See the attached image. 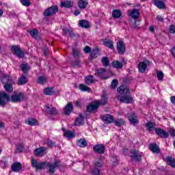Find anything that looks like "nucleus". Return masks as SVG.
I'll return each instance as SVG.
<instances>
[{"label": "nucleus", "mask_w": 175, "mask_h": 175, "mask_svg": "<svg viewBox=\"0 0 175 175\" xmlns=\"http://www.w3.org/2000/svg\"><path fill=\"white\" fill-rule=\"evenodd\" d=\"M11 100L12 103H20L24 100V94L21 92H14L10 96L5 92H0V106L4 107L6 103Z\"/></svg>", "instance_id": "obj_1"}, {"label": "nucleus", "mask_w": 175, "mask_h": 175, "mask_svg": "<svg viewBox=\"0 0 175 175\" xmlns=\"http://www.w3.org/2000/svg\"><path fill=\"white\" fill-rule=\"evenodd\" d=\"M130 16H131L133 20H131V24L133 25L134 28H137L139 25V21H137V18H139V16H140V12L139 10L133 9L130 12Z\"/></svg>", "instance_id": "obj_2"}, {"label": "nucleus", "mask_w": 175, "mask_h": 175, "mask_svg": "<svg viewBox=\"0 0 175 175\" xmlns=\"http://www.w3.org/2000/svg\"><path fill=\"white\" fill-rule=\"evenodd\" d=\"M95 76H98L100 79H109V72L106 68H99L95 70Z\"/></svg>", "instance_id": "obj_3"}, {"label": "nucleus", "mask_w": 175, "mask_h": 175, "mask_svg": "<svg viewBox=\"0 0 175 175\" xmlns=\"http://www.w3.org/2000/svg\"><path fill=\"white\" fill-rule=\"evenodd\" d=\"M57 12L58 8L57 6H52L45 10L43 14L45 17H50V16H53Z\"/></svg>", "instance_id": "obj_4"}, {"label": "nucleus", "mask_w": 175, "mask_h": 175, "mask_svg": "<svg viewBox=\"0 0 175 175\" xmlns=\"http://www.w3.org/2000/svg\"><path fill=\"white\" fill-rule=\"evenodd\" d=\"M31 165L33 167H35V169H37L38 170H42V169H46V167H47V163L46 162L38 163L35 159L31 160Z\"/></svg>", "instance_id": "obj_5"}, {"label": "nucleus", "mask_w": 175, "mask_h": 175, "mask_svg": "<svg viewBox=\"0 0 175 175\" xmlns=\"http://www.w3.org/2000/svg\"><path fill=\"white\" fill-rule=\"evenodd\" d=\"M61 166V161H55L53 163H46V167H49V173H54L55 172V169H57V167H59Z\"/></svg>", "instance_id": "obj_6"}, {"label": "nucleus", "mask_w": 175, "mask_h": 175, "mask_svg": "<svg viewBox=\"0 0 175 175\" xmlns=\"http://www.w3.org/2000/svg\"><path fill=\"white\" fill-rule=\"evenodd\" d=\"M151 62L148 60H146L145 62H141L138 64V69L140 73H145L146 70H147V66L150 65Z\"/></svg>", "instance_id": "obj_7"}, {"label": "nucleus", "mask_w": 175, "mask_h": 175, "mask_svg": "<svg viewBox=\"0 0 175 175\" xmlns=\"http://www.w3.org/2000/svg\"><path fill=\"white\" fill-rule=\"evenodd\" d=\"M12 50L13 51V53L16 55V57H18V58H24V52L21 51V49L17 46H12Z\"/></svg>", "instance_id": "obj_8"}, {"label": "nucleus", "mask_w": 175, "mask_h": 175, "mask_svg": "<svg viewBox=\"0 0 175 175\" xmlns=\"http://www.w3.org/2000/svg\"><path fill=\"white\" fill-rule=\"evenodd\" d=\"M98 109H99V105L96 101L92 103L87 107V110L90 113H96V111H98Z\"/></svg>", "instance_id": "obj_9"}, {"label": "nucleus", "mask_w": 175, "mask_h": 175, "mask_svg": "<svg viewBox=\"0 0 175 175\" xmlns=\"http://www.w3.org/2000/svg\"><path fill=\"white\" fill-rule=\"evenodd\" d=\"M72 55L74 58L77 59L76 62L74 64V66H79L81 62L79 58H80V51L78 49H76L75 48L72 49Z\"/></svg>", "instance_id": "obj_10"}, {"label": "nucleus", "mask_w": 175, "mask_h": 175, "mask_svg": "<svg viewBox=\"0 0 175 175\" xmlns=\"http://www.w3.org/2000/svg\"><path fill=\"white\" fill-rule=\"evenodd\" d=\"M117 98L122 103H132V101L133 100V98L131 96H118Z\"/></svg>", "instance_id": "obj_11"}, {"label": "nucleus", "mask_w": 175, "mask_h": 175, "mask_svg": "<svg viewBox=\"0 0 175 175\" xmlns=\"http://www.w3.org/2000/svg\"><path fill=\"white\" fill-rule=\"evenodd\" d=\"M1 81L3 83V84H8L9 83H14V81L12 78V77L6 75V74H3L1 77Z\"/></svg>", "instance_id": "obj_12"}, {"label": "nucleus", "mask_w": 175, "mask_h": 175, "mask_svg": "<svg viewBox=\"0 0 175 175\" xmlns=\"http://www.w3.org/2000/svg\"><path fill=\"white\" fill-rule=\"evenodd\" d=\"M118 92L120 95H128L129 94V88L126 85H122L118 88Z\"/></svg>", "instance_id": "obj_13"}, {"label": "nucleus", "mask_w": 175, "mask_h": 175, "mask_svg": "<svg viewBox=\"0 0 175 175\" xmlns=\"http://www.w3.org/2000/svg\"><path fill=\"white\" fill-rule=\"evenodd\" d=\"M72 111H73V103L72 102L68 103L64 108V114H66V116H69V114H70Z\"/></svg>", "instance_id": "obj_14"}, {"label": "nucleus", "mask_w": 175, "mask_h": 175, "mask_svg": "<svg viewBox=\"0 0 175 175\" xmlns=\"http://www.w3.org/2000/svg\"><path fill=\"white\" fill-rule=\"evenodd\" d=\"M93 150L95 152H98V154H104L105 153V146L103 144H97L93 146Z\"/></svg>", "instance_id": "obj_15"}, {"label": "nucleus", "mask_w": 175, "mask_h": 175, "mask_svg": "<svg viewBox=\"0 0 175 175\" xmlns=\"http://www.w3.org/2000/svg\"><path fill=\"white\" fill-rule=\"evenodd\" d=\"M117 49L119 53V54H124L125 53V44H124V42L119 41L117 43Z\"/></svg>", "instance_id": "obj_16"}, {"label": "nucleus", "mask_w": 175, "mask_h": 175, "mask_svg": "<svg viewBox=\"0 0 175 175\" xmlns=\"http://www.w3.org/2000/svg\"><path fill=\"white\" fill-rule=\"evenodd\" d=\"M45 111L47 114L55 115L57 114V109L50 105L45 106Z\"/></svg>", "instance_id": "obj_17"}, {"label": "nucleus", "mask_w": 175, "mask_h": 175, "mask_svg": "<svg viewBox=\"0 0 175 175\" xmlns=\"http://www.w3.org/2000/svg\"><path fill=\"white\" fill-rule=\"evenodd\" d=\"M155 132L158 136H160V137H169V133L162 130V129H155Z\"/></svg>", "instance_id": "obj_18"}, {"label": "nucleus", "mask_w": 175, "mask_h": 175, "mask_svg": "<svg viewBox=\"0 0 175 175\" xmlns=\"http://www.w3.org/2000/svg\"><path fill=\"white\" fill-rule=\"evenodd\" d=\"M102 120L103 121L107 122V124H111V122H113L114 121V117H113V116L111 115L106 114L103 116Z\"/></svg>", "instance_id": "obj_19"}, {"label": "nucleus", "mask_w": 175, "mask_h": 175, "mask_svg": "<svg viewBox=\"0 0 175 175\" xmlns=\"http://www.w3.org/2000/svg\"><path fill=\"white\" fill-rule=\"evenodd\" d=\"M131 157L134 158L135 161H140L142 159V154L139 152V151L133 149L131 150Z\"/></svg>", "instance_id": "obj_20"}, {"label": "nucleus", "mask_w": 175, "mask_h": 175, "mask_svg": "<svg viewBox=\"0 0 175 175\" xmlns=\"http://www.w3.org/2000/svg\"><path fill=\"white\" fill-rule=\"evenodd\" d=\"M94 167L97 169H100L103 166V158L102 157H98V159L94 162Z\"/></svg>", "instance_id": "obj_21"}, {"label": "nucleus", "mask_w": 175, "mask_h": 175, "mask_svg": "<svg viewBox=\"0 0 175 175\" xmlns=\"http://www.w3.org/2000/svg\"><path fill=\"white\" fill-rule=\"evenodd\" d=\"M11 169L12 172H18L23 169V165L20 163H14L12 164Z\"/></svg>", "instance_id": "obj_22"}, {"label": "nucleus", "mask_w": 175, "mask_h": 175, "mask_svg": "<svg viewBox=\"0 0 175 175\" xmlns=\"http://www.w3.org/2000/svg\"><path fill=\"white\" fill-rule=\"evenodd\" d=\"M152 2L159 9H165V3L160 0H152Z\"/></svg>", "instance_id": "obj_23"}, {"label": "nucleus", "mask_w": 175, "mask_h": 175, "mask_svg": "<svg viewBox=\"0 0 175 175\" xmlns=\"http://www.w3.org/2000/svg\"><path fill=\"white\" fill-rule=\"evenodd\" d=\"M75 125H76V126H81V125H84V118H83V116L79 115L75 122Z\"/></svg>", "instance_id": "obj_24"}, {"label": "nucleus", "mask_w": 175, "mask_h": 175, "mask_svg": "<svg viewBox=\"0 0 175 175\" xmlns=\"http://www.w3.org/2000/svg\"><path fill=\"white\" fill-rule=\"evenodd\" d=\"M129 120L131 124H133V125H135V124L139 122V120H137V116H136L135 113H131L129 117Z\"/></svg>", "instance_id": "obj_25"}, {"label": "nucleus", "mask_w": 175, "mask_h": 175, "mask_svg": "<svg viewBox=\"0 0 175 175\" xmlns=\"http://www.w3.org/2000/svg\"><path fill=\"white\" fill-rule=\"evenodd\" d=\"M96 103H98V106L101 105V106H105V105H106V103H107V96L106 95H103L101 96V100H96Z\"/></svg>", "instance_id": "obj_26"}, {"label": "nucleus", "mask_w": 175, "mask_h": 175, "mask_svg": "<svg viewBox=\"0 0 175 175\" xmlns=\"http://www.w3.org/2000/svg\"><path fill=\"white\" fill-rule=\"evenodd\" d=\"M64 136L65 137H67L68 139H73V137H75L76 134L75 133V132L68 130L64 131Z\"/></svg>", "instance_id": "obj_27"}, {"label": "nucleus", "mask_w": 175, "mask_h": 175, "mask_svg": "<svg viewBox=\"0 0 175 175\" xmlns=\"http://www.w3.org/2000/svg\"><path fill=\"white\" fill-rule=\"evenodd\" d=\"M150 150L152 152H155L156 154H159V147L157 144H150Z\"/></svg>", "instance_id": "obj_28"}, {"label": "nucleus", "mask_w": 175, "mask_h": 175, "mask_svg": "<svg viewBox=\"0 0 175 175\" xmlns=\"http://www.w3.org/2000/svg\"><path fill=\"white\" fill-rule=\"evenodd\" d=\"M13 84H14V83L12 82L4 84V89L7 92H13Z\"/></svg>", "instance_id": "obj_29"}, {"label": "nucleus", "mask_w": 175, "mask_h": 175, "mask_svg": "<svg viewBox=\"0 0 175 175\" xmlns=\"http://www.w3.org/2000/svg\"><path fill=\"white\" fill-rule=\"evenodd\" d=\"M88 5V0H79L78 2V6L80 9H85Z\"/></svg>", "instance_id": "obj_30"}, {"label": "nucleus", "mask_w": 175, "mask_h": 175, "mask_svg": "<svg viewBox=\"0 0 175 175\" xmlns=\"http://www.w3.org/2000/svg\"><path fill=\"white\" fill-rule=\"evenodd\" d=\"M103 44L106 46V47H109V49H114V43L111 40H105Z\"/></svg>", "instance_id": "obj_31"}, {"label": "nucleus", "mask_w": 175, "mask_h": 175, "mask_svg": "<svg viewBox=\"0 0 175 175\" xmlns=\"http://www.w3.org/2000/svg\"><path fill=\"white\" fill-rule=\"evenodd\" d=\"M28 83V79L25 77V75H22L19 79L18 84L19 85H24V84H27Z\"/></svg>", "instance_id": "obj_32"}, {"label": "nucleus", "mask_w": 175, "mask_h": 175, "mask_svg": "<svg viewBox=\"0 0 175 175\" xmlns=\"http://www.w3.org/2000/svg\"><path fill=\"white\" fill-rule=\"evenodd\" d=\"M95 80L94 76L92 75H88L85 78V83L90 85V84H92L94 83V81Z\"/></svg>", "instance_id": "obj_33"}, {"label": "nucleus", "mask_w": 175, "mask_h": 175, "mask_svg": "<svg viewBox=\"0 0 175 175\" xmlns=\"http://www.w3.org/2000/svg\"><path fill=\"white\" fill-rule=\"evenodd\" d=\"M73 6V1H65L61 3L62 8H72Z\"/></svg>", "instance_id": "obj_34"}, {"label": "nucleus", "mask_w": 175, "mask_h": 175, "mask_svg": "<svg viewBox=\"0 0 175 175\" xmlns=\"http://www.w3.org/2000/svg\"><path fill=\"white\" fill-rule=\"evenodd\" d=\"M79 90L83 92H91V88L86 85L81 83L79 85Z\"/></svg>", "instance_id": "obj_35"}, {"label": "nucleus", "mask_w": 175, "mask_h": 175, "mask_svg": "<svg viewBox=\"0 0 175 175\" xmlns=\"http://www.w3.org/2000/svg\"><path fill=\"white\" fill-rule=\"evenodd\" d=\"M37 83L41 85L46 84L47 83V78L44 76H41L38 78Z\"/></svg>", "instance_id": "obj_36"}, {"label": "nucleus", "mask_w": 175, "mask_h": 175, "mask_svg": "<svg viewBox=\"0 0 175 175\" xmlns=\"http://www.w3.org/2000/svg\"><path fill=\"white\" fill-rule=\"evenodd\" d=\"M79 25L81 27V28H90V23L85 20L80 21Z\"/></svg>", "instance_id": "obj_37"}, {"label": "nucleus", "mask_w": 175, "mask_h": 175, "mask_svg": "<svg viewBox=\"0 0 175 175\" xmlns=\"http://www.w3.org/2000/svg\"><path fill=\"white\" fill-rule=\"evenodd\" d=\"M25 122L26 124H27V125H31V126L38 125V120L33 118L28 119L26 120Z\"/></svg>", "instance_id": "obj_38"}, {"label": "nucleus", "mask_w": 175, "mask_h": 175, "mask_svg": "<svg viewBox=\"0 0 175 175\" xmlns=\"http://www.w3.org/2000/svg\"><path fill=\"white\" fill-rule=\"evenodd\" d=\"M122 15L121 11L119 10H115L112 12V16L113 18H120V16Z\"/></svg>", "instance_id": "obj_39"}, {"label": "nucleus", "mask_w": 175, "mask_h": 175, "mask_svg": "<svg viewBox=\"0 0 175 175\" xmlns=\"http://www.w3.org/2000/svg\"><path fill=\"white\" fill-rule=\"evenodd\" d=\"M113 124H115V125L116 126H122V125L125 124V121H124V120L120 118V119H117V120H114Z\"/></svg>", "instance_id": "obj_40"}, {"label": "nucleus", "mask_w": 175, "mask_h": 175, "mask_svg": "<svg viewBox=\"0 0 175 175\" xmlns=\"http://www.w3.org/2000/svg\"><path fill=\"white\" fill-rule=\"evenodd\" d=\"M64 35H69L70 38H73L75 36V33L73 32V30H70L68 29L64 28L63 29Z\"/></svg>", "instance_id": "obj_41"}, {"label": "nucleus", "mask_w": 175, "mask_h": 175, "mask_svg": "<svg viewBox=\"0 0 175 175\" xmlns=\"http://www.w3.org/2000/svg\"><path fill=\"white\" fill-rule=\"evenodd\" d=\"M44 94L45 95H53L54 94V89L53 88H46L44 89Z\"/></svg>", "instance_id": "obj_42"}, {"label": "nucleus", "mask_w": 175, "mask_h": 175, "mask_svg": "<svg viewBox=\"0 0 175 175\" xmlns=\"http://www.w3.org/2000/svg\"><path fill=\"white\" fill-rule=\"evenodd\" d=\"M44 152V148H40L35 150L34 154L36 157H42V154Z\"/></svg>", "instance_id": "obj_43"}, {"label": "nucleus", "mask_w": 175, "mask_h": 175, "mask_svg": "<svg viewBox=\"0 0 175 175\" xmlns=\"http://www.w3.org/2000/svg\"><path fill=\"white\" fill-rule=\"evenodd\" d=\"M167 163L169 166H172V167H175V159L172 157L167 158Z\"/></svg>", "instance_id": "obj_44"}, {"label": "nucleus", "mask_w": 175, "mask_h": 175, "mask_svg": "<svg viewBox=\"0 0 175 175\" xmlns=\"http://www.w3.org/2000/svg\"><path fill=\"white\" fill-rule=\"evenodd\" d=\"M112 65L114 68H116V69H122V63L119 61H113Z\"/></svg>", "instance_id": "obj_45"}, {"label": "nucleus", "mask_w": 175, "mask_h": 175, "mask_svg": "<svg viewBox=\"0 0 175 175\" xmlns=\"http://www.w3.org/2000/svg\"><path fill=\"white\" fill-rule=\"evenodd\" d=\"M30 35L32 38H34V39H39V32L36 29L30 31Z\"/></svg>", "instance_id": "obj_46"}, {"label": "nucleus", "mask_w": 175, "mask_h": 175, "mask_svg": "<svg viewBox=\"0 0 175 175\" xmlns=\"http://www.w3.org/2000/svg\"><path fill=\"white\" fill-rule=\"evenodd\" d=\"M79 147L84 148L87 146V141L84 139H81L77 142Z\"/></svg>", "instance_id": "obj_47"}, {"label": "nucleus", "mask_w": 175, "mask_h": 175, "mask_svg": "<svg viewBox=\"0 0 175 175\" xmlns=\"http://www.w3.org/2000/svg\"><path fill=\"white\" fill-rule=\"evenodd\" d=\"M21 69L24 73H27V72L29 70V66L28 64H22L21 65Z\"/></svg>", "instance_id": "obj_48"}, {"label": "nucleus", "mask_w": 175, "mask_h": 175, "mask_svg": "<svg viewBox=\"0 0 175 175\" xmlns=\"http://www.w3.org/2000/svg\"><path fill=\"white\" fill-rule=\"evenodd\" d=\"M98 55H99V49H95L91 52L90 57L92 58H96Z\"/></svg>", "instance_id": "obj_49"}, {"label": "nucleus", "mask_w": 175, "mask_h": 175, "mask_svg": "<svg viewBox=\"0 0 175 175\" xmlns=\"http://www.w3.org/2000/svg\"><path fill=\"white\" fill-rule=\"evenodd\" d=\"M154 128H155V123H152V122H147L146 123V129H148V131H153Z\"/></svg>", "instance_id": "obj_50"}, {"label": "nucleus", "mask_w": 175, "mask_h": 175, "mask_svg": "<svg viewBox=\"0 0 175 175\" xmlns=\"http://www.w3.org/2000/svg\"><path fill=\"white\" fill-rule=\"evenodd\" d=\"M110 61L109 60V58L107 57H104L102 58V64L104 66H109Z\"/></svg>", "instance_id": "obj_51"}, {"label": "nucleus", "mask_w": 175, "mask_h": 175, "mask_svg": "<svg viewBox=\"0 0 175 175\" xmlns=\"http://www.w3.org/2000/svg\"><path fill=\"white\" fill-rule=\"evenodd\" d=\"M90 173L92 175H100V170H99V168L94 167V169L91 170Z\"/></svg>", "instance_id": "obj_52"}, {"label": "nucleus", "mask_w": 175, "mask_h": 175, "mask_svg": "<svg viewBox=\"0 0 175 175\" xmlns=\"http://www.w3.org/2000/svg\"><path fill=\"white\" fill-rule=\"evenodd\" d=\"M157 79L159 81L163 80V72L162 71H157Z\"/></svg>", "instance_id": "obj_53"}, {"label": "nucleus", "mask_w": 175, "mask_h": 175, "mask_svg": "<svg viewBox=\"0 0 175 175\" xmlns=\"http://www.w3.org/2000/svg\"><path fill=\"white\" fill-rule=\"evenodd\" d=\"M21 3L23 5V6L28 7L29 5H31V1L30 0H21Z\"/></svg>", "instance_id": "obj_54"}, {"label": "nucleus", "mask_w": 175, "mask_h": 175, "mask_svg": "<svg viewBox=\"0 0 175 175\" xmlns=\"http://www.w3.org/2000/svg\"><path fill=\"white\" fill-rule=\"evenodd\" d=\"M117 85H118V81H117V79H113L111 84V88H117Z\"/></svg>", "instance_id": "obj_55"}, {"label": "nucleus", "mask_w": 175, "mask_h": 175, "mask_svg": "<svg viewBox=\"0 0 175 175\" xmlns=\"http://www.w3.org/2000/svg\"><path fill=\"white\" fill-rule=\"evenodd\" d=\"M23 148H24V145L23 144H19V145L16 147V151L18 152H21Z\"/></svg>", "instance_id": "obj_56"}, {"label": "nucleus", "mask_w": 175, "mask_h": 175, "mask_svg": "<svg viewBox=\"0 0 175 175\" xmlns=\"http://www.w3.org/2000/svg\"><path fill=\"white\" fill-rule=\"evenodd\" d=\"M111 161L112 162L113 166H116V165H117V162H118V160L117 159V157H112Z\"/></svg>", "instance_id": "obj_57"}, {"label": "nucleus", "mask_w": 175, "mask_h": 175, "mask_svg": "<svg viewBox=\"0 0 175 175\" xmlns=\"http://www.w3.org/2000/svg\"><path fill=\"white\" fill-rule=\"evenodd\" d=\"M170 33H175V25H171L169 27Z\"/></svg>", "instance_id": "obj_58"}, {"label": "nucleus", "mask_w": 175, "mask_h": 175, "mask_svg": "<svg viewBox=\"0 0 175 175\" xmlns=\"http://www.w3.org/2000/svg\"><path fill=\"white\" fill-rule=\"evenodd\" d=\"M83 51L86 53V54H90L91 53V47L90 46H86L83 49Z\"/></svg>", "instance_id": "obj_59"}, {"label": "nucleus", "mask_w": 175, "mask_h": 175, "mask_svg": "<svg viewBox=\"0 0 175 175\" xmlns=\"http://www.w3.org/2000/svg\"><path fill=\"white\" fill-rule=\"evenodd\" d=\"M43 51V53L45 55V57H47L49 55V54H50V52H49V49L47 48H44L42 49Z\"/></svg>", "instance_id": "obj_60"}, {"label": "nucleus", "mask_w": 175, "mask_h": 175, "mask_svg": "<svg viewBox=\"0 0 175 175\" xmlns=\"http://www.w3.org/2000/svg\"><path fill=\"white\" fill-rule=\"evenodd\" d=\"M171 103L173 104V105H175V96H172L171 98Z\"/></svg>", "instance_id": "obj_61"}, {"label": "nucleus", "mask_w": 175, "mask_h": 175, "mask_svg": "<svg viewBox=\"0 0 175 175\" xmlns=\"http://www.w3.org/2000/svg\"><path fill=\"white\" fill-rule=\"evenodd\" d=\"M157 18L159 21H163V17H162L161 15L157 16Z\"/></svg>", "instance_id": "obj_62"}, {"label": "nucleus", "mask_w": 175, "mask_h": 175, "mask_svg": "<svg viewBox=\"0 0 175 175\" xmlns=\"http://www.w3.org/2000/svg\"><path fill=\"white\" fill-rule=\"evenodd\" d=\"M154 30H155V27H154V25H151L149 27V31H150V32H154Z\"/></svg>", "instance_id": "obj_63"}, {"label": "nucleus", "mask_w": 175, "mask_h": 175, "mask_svg": "<svg viewBox=\"0 0 175 175\" xmlns=\"http://www.w3.org/2000/svg\"><path fill=\"white\" fill-rule=\"evenodd\" d=\"M170 133L171 136H175V130L171 129L170 131Z\"/></svg>", "instance_id": "obj_64"}]
</instances>
